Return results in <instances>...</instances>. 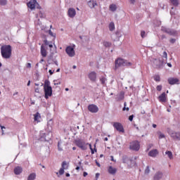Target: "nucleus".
<instances>
[{"label": "nucleus", "mask_w": 180, "mask_h": 180, "mask_svg": "<svg viewBox=\"0 0 180 180\" xmlns=\"http://www.w3.org/2000/svg\"><path fill=\"white\" fill-rule=\"evenodd\" d=\"M103 44L105 47H110V46H112V43L109 41H104Z\"/></svg>", "instance_id": "36"}, {"label": "nucleus", "mask_w": 180, "mask_h": 180, "mask_svg": "<svg viewBox=\"0 0 180 180\" xmlns=\"http://www.w3.org/2000/svg\"><path fill=\"white\" fill-rule=\"evenodd\" d=\"M136 160H137V157L131 158V160H129V163L128 165V167L131 168L133 167H135V165H136Z\"/></svg>", "instance_id": "15"}, {"label": "nucleus", "mask_w": 180, "mask_h": 180, "mask_svg": "<svg viewBox=\"0 0 180 180\" xmlns=\"http://www.w3.org/2000/svg\"><path fill=\"white\" fill-rule=\"evenodd\" d=\"M109 29H110V32H113V30H115V23L114 22L110 23Z\"/></svg>", "instance_id": "32"}, {"label": "nucleus", "mask_w": 180, "mask_h": 180, "mask_svg": "<svg viewBox=\"0 0 180 180\" xmlns=\"http://www.w3.org/2000/svg\"><path fill=\"white\" fill-rule=\"evenodd\" d=\"M153 66L154 68H162L164 64H167V62L164 61V59L153 58L152 60Z\"/></svg>", "instance_id": "3"}, {"label": "nucleus", "mask_w": 180, "mask_h": 180, "mask_svg": "<svg viewBox=\"0 0 180 180\" xmlns=\"http://www.w3.org/2000/svg\"><path fill=\"white\" fill-rule=\"evenodd\" d=\"M158 139H165V135L164 134H162L161 131L158 132Z\"/></svg>", "instance_id": "38"}, {"label": "nucleus", "mask_w": 180, "mask_h": 180, "mask_svg": "<svg viewBox=\"0 0 180 180\" xmlns=\"http://www.w3.org/2000/svg\"><path fill=\"white\" fill-rule=\"evenodd\" d=\"M113 127H115L117 131H120L121 133H124V128H123V125H122L121 123L114 122Z\"/></svg>", "instance_id": "10"}, {"label": "nucleus", "mask_w": 180, "mask_h": 180, "mask_svg": "<svg viewBox=\"0 0 180 180\" xmlns=\"http://www.w3.org/2000/svg\"><path fill=\"white\" fill-rule=\"evenodd\" d=\"M153 127L154 128V129H155L156 127H157V124H153Z\"/></svg>", "instance_id": "60"}, {"label": "nucleus", "mask_w": 180, "mask_h": 180, "mask_svg": "<svg viewBox=\"0 0 180 180\" xmlns=\"http://www.w3.org/2000/svg\"><path fill=\"white\" fill-rule=\"evenodd\" d=\"M162 176H164V173H162V172H157L153 176V180L162 179Z\"/></svg>", "instance_id": "13"}, {"label": "nucleus", "mask_w": 180, "mask_h": 180, "mask_svg": "<svg viewBox=\"0 0 180 180\" xmlns=\"http://www.w3.org/2000/svg\"><path fill=\"white\" fill-rule=\"evenodd\" d=\"M60 142L58 141V150L59 151H63V148L60 146Z\"/></svg>", "instance_id": "44"}, {"label": "nucleus", "mask_w": 180, "mask_h": 180, "mask_svg": "<svg viewBox=\"0 0 180 180\" xmlns=\"http://www.w3.org/2000/svg\"><path fill=\"white\" fill-rule=\"evenodd\" d=\"M134 117V115H131L129 117V122H133V119Z\"/></svg>", "instance_id": "46"}, {"label": "nucleus", "mask_w": 180, "mask_h": 180, "mask_svg": "<svg viewBox=\"0 0 180 180\" xmlns=\"http://www.w3.org/2000/svg\"><path fill=\"white\" fill-rule=\"evenodd\" d=\"M88 77L91 82H95V81H96V72H91L89 74Z\"/></svg>", "instance_id": "14"}, {"label": "nucleus", "mask_w": 180, "mask_h": 180, "mask_svg": "<svg viewBox=\"0 0 180 180\" xmlns=\"http://www.w3.org/2000/svg\"><path fill=\"white\" fill-rule=\"evenodd\" d=\"M88 175V173L86 172H84L83 176H86Z\"/></svg>", "instance_id": "54"}, {"label": "nucleus", "mask_w": 180, "mask_h": 180, "mask_svg": "<svg viewBox=\"0 0 180 180\" xmlns=\"http://www.w3.org/2000/svg\"><path fill=\"white\" fill-rule=\"evenodd\" d=\"M49 47H50V49H52V47H53V44H49Z\"/></svg>", "instance_id": "63"}, {"label": "nucleus", "mask_w": 180, "mask_h": 180, "mask_svg": "<svg viewBox=\"0 0 180 180\" xmlns=\"http://www.w3.org/2000/svg\"><path fill=\"white\" fill-rule=\"evenodd\" d=\"M8 4V0H0V5L1 6H5Z\"/></svg>", "instance_id": "34"}, {"label": "nucleus", "mask_w": 180, "mask_h": 180, "mask_svg": "<svg viewBox=\"0 0 180 180\" xmlns=\"http://www.w3.org/2000/svg\"><path fill=\"white\" fill-rule=\"evenodd\" d=\"M53 63L56 64V65H58V62L57 60H54Z\"/></svg>", "instance_id": "59"}, {"label": "nucleus", "mask_w": 180, "mask_h": 180, "mask_svg": "<svg viewBox=\"0 0 180 180\" xmlns=\"http://www.w3.org/2000/svg\"><path fill=\"white\" fill-rule=\"evenodd\" d=\"M156 89L157 91H161V89H162V86L161 85L157 86Z\"/></svg>", "instance_id": "47"}, {"label": "nucleus", "mask_w": 180, "mask_h": 180, "mask_svg": "<svg viewBox=\"0 0 180 180\" xmlns=\"http://www.w3.org/2000/svg\"><path fill=\"white\" fill-rule=\"evenodd\" d=\"M100 82H101L102 85H105V82H106V79L104 77H103L100 78Z\"/></svg>", "instance_id": "40"}, {"label": "nucleus", "mask_w": 180, "mask_h": 180, "mask_svg": "<svg viewBox=\"0 0 180 180\" xmlns=\"http://www.w3.org/2000/svg\"><path fill=\"white\" fill-rule=\"evenodd\" d=\"M23 172V169L21 167H16L14 168V174L15 175H20V173Z\"/></svg>", "instance_id": "20"}, {"label": "nucleus", "mask_w": 180, "mask_h": 180, "mask_svg": "<svg viewBox=\"0 0 180 180\" xmlns=\"http://www.w3.org/2000/svg\"><path fill=\"white\" fill-rule=\"evenodd\" d=\"M131 65H132L131 63L128 62L127 60L119 58L115 60V70H117L119 67H131Z\"/></svg>", "instance_id": "2"}, {"label": "nucleus", "mask_w": 180, "mask_h": 180, "mask_svg": "<svg viewBox=\"0 0 180 180\" xmlns=\"http://www.w3.org/2000/svg\"><path fill=\"white\" fill-rule=\"evenodd\" d=\"M96 164L97 165V167H101V163L98 162V160H96Z\"/></svg>", "instance_id": "52"}, {"label": "nucleus", "mask_w": 180, "mask_h": 180, "mask_svg": "<svg viewBox=\"0 0 180 180\" xmlns=\"http://www.w3.org/2000/svg\"><path fill=\"white\" fill-rule=\"evenodd\" d=\"M108 171V173L110 174V175H115V174H116V172H117V169H116L112 166H109Z\"/></svg>", "instance_id": "18"}, {"label": "nucleus", "mask_w": 180, "mask_h": 180, "mask_svg": "<svg viewBox=\"0 0 180 180\" xmlns=\"http://www.w3.org/2000/svg\"><path fill=\"white\" fill-rule=\"evenodd\" d=\"M35 92H37V94H39V88H36V89H35Z\"/></svg>", "instance_id": "55"}, {"label": "nucleus", "mask_w": 180, "mask_h": 180, "mask_svg": "<svg viewBox=\"0 0 180 180\" xmlns=\"http://www.w3.org/2000/svg\"><path fill=\"white\" fill-rule=\"evenodd\" d=\"M61 84V82H58V83H54V85H60Z\"/></svg>", "instance_id": "58"}, {"label": "nucleus", "mask_w": 180, "mask_h": 180, "mask_svg": "<svg viewBox=\"0 0 180 180\" xmlns=\"http://www.w3.org/2000/svg\"><path fill=\"white\" fill-rule=\"evenodd\" d=\"M130 4H134L136 2V0H129Z\"/></svg>", "instance_id": "57"}, {"label": "nucleus", "mask_w": 180, "mask_h": 180, "mask_svg": "<svg viewBox=\"0 0 180 180\" xmlns=\"http://www.w3.org/2000/svg\"><path fill=\"white\" fill-rule=\"evenodd\" d=\"M49 72L50 75H53V74H54V70L52 71L51 70H49Z\"/></svg>", "instance_id": "53"}, {"label": "nucleus", "mask_w": 180, "mask_h": 180, "mask_svg": "<svg viewBox=\"0 0 180 180\" xmlns=\"http://www.w3.org/2000/svg\"><path fill=\"white\" fill-rule=\"evenodd\" d=\"M162 57H163V58H165V59H164V61H165V63H167L168 54L167 53L166 51H164V52H163Z\"/></svg>", "instance_id": "37"}, {"label": "nucleus", "mask_w": 180, "mask_h": 180, "mask_svg": "<svg viewBox=\"0 0 180 180\" xmlns=\"http://www.w3.org/2000/svg\"><path fill=\"white\" fill-rule=\"evenodd\" d=\"M141 37H142V39H144V37H146V31L141 32Z\"/></svg>", "instance_id": "43"}, {"label": "nucleus", "mask_w": 180, "mask_h": 180, "mask_svg": "<svg viewBox=\"0 0 180 180\" xmlns=\"http://www.w3.org/2000/svg\"><path fill=\"white\" fill-rule=\"evenodd\" d=\"M36 4L37 5V1L36 0H33L32 1H30L29 3H27V6L28 8H30V9H35L36 8Z\"/></svg>", "instance_id": "16"}, {"label": "nucleus", "mask_w": 180, "mask_h": 180, "mask_svg": "<svg viewBox=\"0 0 180 180\" xmlns=\"http://www.w3.org/2000/svg\"><path fill=\"white\" fill-rule=\"evenodd\" d=\"M36 179V173H32L28 176L27 180Z\"/></svg>", "instance_id": "26"}, {"label": "nucleus", "mask_w": 180, "mask_h": 180, "mask_svg": "<svg viewBox=\"0 0 180 180\" xmlns=\"http://www.w3.org/2000/svg\"><path fill=\"white\" fill-rule=\"evenodd\" d=\"M41 55L42 57H47V50L44 47V44L41 46Z\"/></svg>", "instance_id": "19"}, {"label": "nucleus", "mask_w": 180, "mask_h": 180, "mask_svg": "<svg viewBox=\"0 0 180 180\" xmlns=\"http://www.w3.org/2000/svg\"><path fill=\"white\" fill-rule=\"evenodd\" d=\"M88 110L91 113H98L99 112V108L95 104H90L88 105Z\"/></svg>", "instance_id": "9"}, {"label": "nucleus", "mask_w": 180, "mask_h": 180, "mask_svg": "<svg viewBox=\"0 0 180 180\" xmlns=\"http://www.w3.org/2000/svg\"><path fill=\"white\" fill-rule=\"evenodd\" d=\"M170 43H172V44H174V43H175V41H176V39H171L169 40Z\"/></svg>", "instance_id": "49"}, {"label": "nucleus", "mask_w": 180, "mask_h": 180, "mask_svg": "<svg viewBox=\"0 0 180 180\" xmlns=\"http://www.w3.org/2000/svg\"><path fill=\"white\" fill-rule=\"evenodd\" d=\"M65 52L67 53L68 56H69V57H74L75 56V51L71 46L66 47Z\"/></svg>", "instance_id": "8"}, {"label": "nucleus", "mask_w": 180, "mask_h": 180, "mask_svg": "<svg viewBox=\"0 0 180 180\" xmlns=\"http://www.w3.org/2000/svg\"><path fill=\"white\" fill-rule=\"evenodd\" d=\"M131 158L127 157V155H123L122 156V162H123V164H127L129 165V164H130Z\"/></svg>", "instance_id": "21"}, {"label": "nucleus", "mask_w": 180, "mask_h": 180, "mask_svg": "<svg viewBox=\"0 0 180 180\" xmlns=\"http://www.w3.org/2000/svg\"><path fill=\"white\" fill-rule=\"evenodd\" d=\"M158 155V150L156 149L152 150L148 153L149 157H157Z\"/></svg>", "instance_id": "22"}, {"label": "nucleus", "mask_w": 180, "mask_h": 180, "mask_svg": "<svg viewBox=\"0 0 180 180\" xmlns=\"http://www.w3.org/2000/svg\"><path fill=\"white\" fill-rule=\"evenodd\" d=\"M77 15V12L75 8H70L68 10V16L69 18H74Z\"/></svg>", "instance_id": "17"}, {"label": "nucleus", "mask_w": 180, "mask_h": 180, "mask_svg": "<svg viewBox=\"0 0 180 180\" xmlns=\"http://www.w3.org/2000/svg\"><path fill=\"white\" fill-rule=\"evenodd\" d=\"M1 53L3 58H11L12 56V46L11 45L2 46L1 47Z\"/></svg>", "instance_id": "1"}, {"label": "nucleus", "mask_w": 180, "mask_h": 180, "mask_svg": "<svg viewBox=\"0 0 180 180\" xmlns=\"http://www.w3.org/2000/svg\"><path fill=\"white\" fill-rule=\"evenodd\" d=\"M99 173H96V179H98V178H99Z\"/></svg>", "instance_id": "56"}, {"label": "nucleus", "mask_w": 180, "mask_h": 180, "mask_svg": "<svg viewBox=\"0 0 180 180\" xmlns=\"http://www.w3.org/2000/svg\"><path fill=\"white\" fill-rule=\"evenodd\" d=\"M27 68H32V64L30 63H27Z\"/></svg>", "instance_id": "51"}, {"label": "nucleus", "mask_w": 180, "mask_h": 180, "mask_svg": "<svg viewBox=\"0 0 180 180\" xmlns=\"http://www.w3.org/2000/svg\"><path fill=\"white\" fill-rule=\"evenodd\" d=\"M44 98L45 99H49V96H52L53 95V87H46L44 88Z\"/></svg>", "instance_id": "7"}, {"label": "nucleus", "mask_w": 180, "mask_h": 180, "mask_svg": "<svg viewBox=\"0 0 180 180\" xmlns=\"http://www.w3.org/2000/svg\"><path fill=\"white\" fill-rule=\"evenodd\" d=\"M160 102H167V97L165 92H163L160 96H159Z\"/></svg>", "instance_id": "23"}, {"label": "nucleus", "mask_w": 180, "mask_h": 180, "mask_svg": "<svg viewBox=\"0 0 180 180\" xmlns=\"http://www.w3.org/2000/svg\"><path fill=\"white\" fill-rule=\"evenodd\" d=\"M167 81L169 85H179V79L178 78L170 77Z\"/></svg>", "instance_id": "11"}, {"label": "nucleus", "mask_w": 180, "mask_h": 180, "mask_svg": "<svg viewBox=\"0 0 180 180\" xmlns=\"http://www.w3.org/2000/svg\"><path fill=\"white\" fill-rule=\"evenodd\" d=\"M89 148L91 150V154H95V152L96 153V144H94V149L92 148V145L89 144Z\"/></svg>", "instance_id": "29"}, {"label": "nucleus", "mask_w": 180, "mask_h": 180, "mask_svg": "<svg viewBox=\"0 0 180 180\" xmlns=\"http://www.w3.org/2000/svg\"><path fill=\"white\" fill-rule=\"evenodd\" d=\"M64 169H68V165H67V162L65 161L62 163V167L59 170V175L64 174Z\"/></svg>", "instance_id": "12"}, {"label": "nucleus", "mask_w": 180, "mask_h": 180, "mask_svg": "<svg viewBox=\"0 0 180 180\" xmlns=\"http://www.w3.org/2000/svg\"><path fill=\"white\" fill-rule=\"evenodd\" d=\"M129 148L134 151H139L140 150V142L139 141H134L130 143Z\"/></svg>", "instance_id": "5"}, {"label": "nucleus", "mask_w": 180, "mask_h": 180, "mask_svg": "<svg viewBox=\"0 0 180 180\" xmlns=\"http://www.w3.org/2000/svg\"><path fill=\"white\" fill-rule=\"evenodd\" d=\"M169 28L167 27H162V32H164L165 33H167V34L169 33Z\"/></svg>", "instance_id": "39"}, {"label": "nucleus", "mask_w": 180, "mask_h": 180, "mask_svg": "<svg viewBox=\"0 0 180 180\" xmlns=\"http://www.w3.org/2000/svg\"><path fill=\"white\" fill-rule=\"evenodd\" d=\"M145 174L146 175H148V174H150V167L149 166H147L146 169H145Z\"/></svg>", "instance_id": "42"}, {"label": "nucleus", "mask_w": 180, "mask_h": 180, "mask_svg": "<svg viewBox=\"0 0 180 180\" xmlns=\"http://www.w3.org/2000/svg\"><path fill=\"white\" fill-rule=\"evenodd\" d=\"M44 43L45 46H49V44H50V42L49 41H47V39H45L44 41Z\"/></svg>", "instance_id": "48"}, {"label": "nucleus", "mask_w": 180, "mask_h": 180, "mask_svg": "<svg viewBox=\"0 0 180 180\" xmlns=\"http://www.w3.org/2000/svg\"><path fill=\"white\" fill-rule=\"evenodd\" d=\"M75 144L79 147V148H81V150H86V143H85V141L78 139L75 141Z\"/></svg>", "instance_id": "6"}, {"label": "nucleus", "mask_w": 180, "mask_h": 180, "mask_svg": "<svg viewBox=\"0 0 180 180\" xmlns=\"http://www.w3.org/2000/svg\"><path fill=\"white\" fill-rule=\"evenodd\" d=\"M110 158H111V161H115V162H116V160H115V159L113 158V156H110Z\"/></svg>", "instance_id": "61"}, {"label": "nucleus", "mask_w": 180, "mask_h": 180, "mask_svg": "<svg viewBox=\"0 0 180 180\" xmlns=\"http://www.w3.org/2000/svg\"><path fill=\"white\" fill-rule=\"evenodd\" d=\"M170 2L174 5V6H178V5H179V1L178 0H170Z\"/></svg>", "instance_id": "31"}, {"label": "nucleus", "mask_w": 180, "mask_h": 180, "mask_svg": "<svg viewBox=\"0 0 180 180\" xmlns=\"http://www.w3.org/2000/svg\"><path fill=\"white\" fill-rule=\"evenodd\" d=\"M110 9L112 11V12H115V11H116L117 9L116 5L115 4L110 5Z\"/></svg>", "instance_id": "35"}, {"label": "nucleus", "mask_w": 180, "mask_h": 180, "mask_svg": "<svg viewBox=\"0 0 180 180\" xmlns=\"http://www.w3.org/2000/svg\"><path fill=\"white\" fill-rule=\"evenodd\" d=\"M44 88H51V86H50V81H49V79L45 80Z\"/></svg>", "instance_id": "27"}, {"label": "nucleus", "mask_w": 180, "mask_h": 180, "mask_svg": "<svg viewBox=\"0 0 180 180\" xmlns=\"http://www.w3.org/2000/svg\"><path fill=\"white\" fill-rule=\"evenodd\" d=\"M39 117H40V113L37 112L36 114L34 115V120L35 122H37V120H39Z\"/></svg>", "instance_id": "33"}, {"label": "nucleus", "mask_w": 180, "mask_h": 180, "mask_svg": "<svg viewBox=\"0 0 180 180\" xmlns=\"http://www.w3.org/2000/svg\"><path fill=\"white\" fill-rule=\"evenodd\" d=\"M126 105H127V103H124V108H122V110H127V111H129V108H126Z\"/></svg>", "instance_id": "45"}, {"label": "nucleus", "mask_w": 180, "mask_h": 180, "mask_svg": "<svg viewBox=\"0 0 180 180\" xmlns=\"http://www.w3.org/2000/svg\"><path fill=\"white\" fill-rule=\"evenodd\" d=\"M88 5L89 6V8H94V6H98V4L96 3V1H90L88 2Z\"/></svg>", "instance_id": "24"}, {"label": "nucleus", "mask_w": 180, "mask_h": 180, "mask_svg": "<svg viewBox=\"0 0 180 180\" xmlns=\"http://www.w3.org/2000/svg\"><path fill=\"white\" fill-rule=\"evenodd\" d=\"M123 99H124V93L121 92L118 96L117 101H123Z\"/></svg>", "instance_id": "30"}, {"label": "nucleus", "mask_w": 180, "mask_h": 180, "mask_svg": "<svg viewBox=\"0 0 180 180\" xmlns=\"http://www.w3.org/2000/svg\"><path fill=\"white\" fill-rule=\"evenodd\" d=\"M168 67H172V65L171 63H167Z\"/></svg>", "instance_id": "64"}, {"label": "nucleus", "mask_w": 180, "mask_h": 180, "mask_svg": "<svg viewBox=\"0 0 180 180\" xmlns=\"http://www.w3.org/2000/svg\"><path fill=\"white\" fill-rule=\"evenodd\" d=\"M49 33L50 36H52V37H56V34H53V32H51V30H49Z\"/></svg>", "instance_id": "50"}, {"label": "nucleus", "mask_w": 180, "mask_h": 180, "mask_svg": "<svg viewBox=\"0 0 180 180\" xmlns=\"http://www.w3.org/2000/svg\"><path fill=\"white\" fill-rule=\"evenodd\" d=\"M65 176H67L68 178L70 177V173H66Z\"/></svg>", "instance_id": "62"}, {"label": "nucleus", "mask_w": 180, "mask_h": 180, "mask_svg": "<svg viewBox=\"0 0 180 180\" xmlns=\"http://www.w3.org/2000/svg\"><path fill=\"white\" fill-rule=\"evenodd\" d=\"M154 79H155V81H156V82H160L161 78L160 77L159 75H156L154 77Z\"/></svg>", "instance_id": "41"}, {"label": "nucleus", "mask_w": 180, "mask_h": 180, "mask_svg": "<svg viewBox=\"0 0 180 180\" xmlns=\"http://www.w3.org/2000/svg\"><path fill=\"white\" fill-rule=\"evenodd\" d=\"M165 155H167L169 160H172L174 158V155H172V152L167 150L165 152Z\"/></svg>", "instance_id": "28"}, {"label": "nucleus", "mask_w": 180, "mask_h": 180, "mask_svg": "<svg viewBox=\"0 0 180 180\" xmlns=\"http://www.w3.org/2000/svg\"><path fill=\"white\" fill-rule=\"evenodd\" d=\"M170 36H176L178 34V32L174 30H169V34Z\"/></svg>", "instance_id": "25"}, {"label": "nucleus", "mask_w": 180, "mask_h": 180, "mask_svg": "<svg viewBox=\"0 0 180 180\" xmlns=\"http://www.w3.org/2000/svg\"><path fill=\"white\" fill-rule=\"evenodd\" d=\"M167 133H169V136L173 139V140H177L178 141H180V132H175L172 131L171 129H167Z\"/></svg>", "instance_id": "4"}]
</instances>
